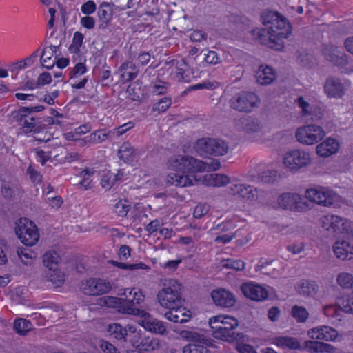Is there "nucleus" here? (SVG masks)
<instances>
[{
	"label": "nucleus",
	"mask_w": 353,
	"mask_h": 353,
	"mask_svg": "<svg viewBox=\"0 0 353 353\" xmlns=\"http://www.w3.org/2000/svg\"><path fill=\"white\" fill-rule=\"evenodd\" d=\"M261 19L266 28L252 29V35L261 44L276 50H281L284 48L283 39L292 33L290 23L279 12L270 10L263 11Z\"/></svg>",
	"instance_id": "f257e3e1"
},
{
	"label": "nucleus",
	"mask_w": 353,
	"mask_h": 353,
	"mask_svg": "<svg viewBox=\"0 0 353 353\" xmlns=\"http://www.w3.org/2000/svg\"><path fill=\"white\" fill-rule=\"evenodd\" d=\"M205 163L194 157L176 155L168 160V168L174 172L167 176V182L176 187H188L197 181L196 173L205 170Z\"/></svg>",
	"instance_id": "f03ea898"
},
{
	"label": "nucleus",
	"mask_w": 353,
	"mask_h": 353,
	"mask_svg": "<svg viewBox=\"0 0 353 353\" xmlns=\"http://www.w3.org/2000/svg\"><path fill=\"white\" fill-rule=\"evenodd\" d=\"M125 299L114 296H103L98 299V304L115 309L119 312L140 316L145 312L138 306L143 301L144 295L139 290L127 289Z\"/></svg>",
	"instance_id": "7ed1b4c3"
},
{
	"label": "nucleus",
	"mask_w": 353,
	"mask_h": 353,
	"mask_svg": "<svg viewBox=\"0 0 353 353\" xmlns=\"http://www.w3.org/2000/svg\"><path fill=\"white\" fill-rule=\"evenodd\" d=\"M209 325L212 330V335L216 339L231 343L242 338V334L236 331L239 321L232 316H213L210 319Z\"/></svg>",
	"instance_id": "20e7f679"
},
{
	"label": "nucleus",
	"mask_w": 353,
	"mask_h": 353,
	"mask_svg": "<svg viewBox=\"0 0 353 353\" xmlns=\"http://www.w3.org/2000/svg\"><path fill=\"white\" fill-rule=\"evenodd\" d=\"M45 109L42 105L34 106H21L12 112L13 121L19 127L25 134L37 133L40 131L41 119L36 116V113Z\"/></svg>",
	"instance_id": "39448f33"
},
{
	"label": "nucleus",
	"mask_w": 353,
	"mask_h": 353,
	"mask_svg": "<svg viewBox=\"0 0 353 353\" xmlns=\"http://www.w3.org/2000/svg\"><path fill=\"white\" fill-rule=\"evenodd\" d=\"M157 299L160 305L167 309L180 306L184 302L181 295V285L172 279L164 281L157 293Z\"/></svg>",
	"instance_id": "423d86ee"
},
{
	"label": "nucleus",
	"mask_w": 353,
	"mask_h": 353,
	"mask_svg": "<svg viewBox=\"0 0 353 353\" xmlns=\"http://www.w3.org/2000/svg\"><path fill=\"white\" fill-rule=\"evenodd\" d=\"M260 102V98L254 92L243 90L232 95L228 100V105L235 111L250 113L259 105Z\"/></svg>",
	"instance_id": "0eeeda50"
},
{
	"label": "nucleus",
	"mask_w": 353,
	"mask_h": 353,
	"mask_svg": "<svg viewBox=\"0 0 353 353\" xmlns=\"http://www.w3.org/2000/svg\"><path fill=\"white\" fill-rule=\"evenodd\" d=\"M194 148L196 152L201 157L223 156L228 151V144L218 139L202 137L199 139Z\"/></svg>",
	"instance_id": "6e6552de"
},
{
	"label": "nucleus",
	"mask_w": 353,
	"mask_h": 353,
	"mask_svg": "<svg viewBox=\"0 0 353 353\" xmlns=\"http://www.w3.org/2000/svg\"><path fill=\"white\" fill-rule=\"evenodd\" d=\"M305 194L310 201L323 206L333 205L339 197L332 190L321 186L307 189Z\"/></svg>",
	"instance_id": "1a4fd4ad"
},
{
	"label": "nucleus",
	"mask_w": 353,
	"mask_h": 353,
	"mask_svg": "<svg viewBox=\"0 0 353 353\" xmlns=\"http://www.w3.org/2000/svg\"><path fill=\"white\" fill-rule=\"evenodd\" d=\"M113 284L108 280L101 278H90L81 283V292L88 296H100L109 293Z\"/></svg>",
	"instance_id": "9d476101"
},
{
	"label": "nucleus",
	"mask_w": 353,
	"mask_h": 353,
	"mask_svg": "<svg viewBox=\"0 0 353 353\" xmlns=\"http://www.w3.org/2000/svg\"><path fill=\"white\" fill-rule=\"evenodd\" d=\"M311 161L310 154L301 150H292L283 157L285 166L291 171H296L307 166Z\"/></svg>",
	"instance_id": "9b49d317"
},
{
	"label": "nucleus",
	"mask_w": 353,
	"mask_h": 353,
	"mask_svg": "<svg viewBox=\"0 0 353 353\" xmlns=\"http://www.w3.org/2000/svg\"><path fill=\"white\" fill-rule=\"evenodd\" d=\"M325 135L321 126L316 125H307L299 128L296 132V138L299 142L313 145L323 139Z\"/></svg>",
	"instance_id": "f8f14e48"
},
{
	"label": "nucleus",
	"mask_w": 353,
	"mask_h": 353,
	"mask_svg": "<svg viewBox=\"0 0 353 353\" xmlns=\"http://www.w3.org/2000/svg\"><path fill=\"white\" fill-rule=\"evenodd\" d=\"M15 233L21 243L27 246L34 245L39 239L34 222H19L15 227Z\"/></svg>",
	"instance_id": "ddd939ff"
},
{
	"label": "nucleus",
	"mask_w": 353,
	"mask_h": 353,
	"mask_svg": "<svg viewBox=\"0 0 353 353\" xmlns=\"http://www.w3.org/2000/svg\"><path fill=\"white\" fill-rule=\"evenodd\" d=\"M278 203L283 209L293 212H303L309 208L305 199L296 193H283L278 198Z\"/></svg>",
	"instance_id": "4468645a"
},
{
	"label": "nucleus",
	"mask_w": 353,
	"mask_h": 353,
	"mask_svg": "<svg viewBox=\"0 0 353 353\" xmlns=\"http://www.w3.org/2000/svg\"><path fill=\"white\" fill-rule=\"evenodd\" d=\"M230 194L246 202H252L258 198V191L254 187L244 183H232Z\"/></svg>",
	"instance_id": "2eb2a0df"
},
{
	"label": "nucleus",
	"mask_w": 353,
	"mask_h": 353,
	"mask_svg": "<svg viewBox=\"0 0 353 353\" xmlns=\"http://www.w3.org/2000/svg\"><path fill=\"white\" fill-rule=\"evenodd\" d=\"M138 323L145 330L154 334H164L166 332V327L164 323L152 317L148 312H145Z\"/></svg>",
	"instance_id": "dca6fc26"
},
{
	"label": "nucleus",
	"mask_w": 353,
	"mask_h": 353,
	"mask_svg": "<svg viewBox=\"0 0 353 353\" xmlns=\"http://www.w3.org/2000/svg\"><path fill=\"white\" fill-rule=\"evenodd\" d=\"M241 290L245 296L253 301H262L268 296V292L265 288L253 283H243Z\"/></svg>",
	"instance_id": "f3484780"
},
{
	"label": "nucleus",
	"mask_w": 353,
	"mask_h": 353,
	"mask_svg": "<svg viewBox=\"0 0 353 353\" xmlns=\"http://www.w3.org/2000/svg\"><path fill=\"white\" fill-rule=\"evenodd\" d=\"M322 228L326 230L331 236L336 237L341 235L343 237L353 236L350 222H322Z\"/></svg>",
	"instance_id": "a211bd4d"
},
{
	"label": "nucleus",
	"mask_w": 353,
	"mask_h": 353,
	"mask_svg": "<svg viewBox=\"0 0 353 353\" xmlns=\"http://www.w3.org/2000/svg\"><path fill=\"white\" fill-rule=\"evenodd\" d=\"M323 88L329 98L341 99L345 93L344 84L341 79L334 77H330L326 79Z\"/></svg>",
	"instance_id": "6ab92c4d"
},
{
	"label": "nucleus",
	"mask_w": 353,
	"mask_h": 353,
	"mask_svg": "<svg viewBox=\"0 0 353 353\" xmlns=\"http://www.w3.org/2000/svg\"><path fill=\"white\" fill-rule=\"evenodd\" d=\"M211 297L214 304L221 307H232L236 303L234 295L225 289L213 290L211 292Z\"/></svg>",
	"instance_id": "aec40b11"
},
{
	"label": "nucleus",
	"mask_w": 353,
	"mask_h": 353,
	"mask_svg": "<svg viewBox=\"0 0 353 353\" xmlns=\"http://www.w3.org/2000/svg\"><path fill=\"white\" fill-rule=\"evenodd\" d=\"M108 332L109 334L118 341H131L132 335L136 332L133 326L123 327L119 323H113L108 325Z\"/></svg>",
	"instance_id": "412c9836"
},
{
	"label": "nucleus",
	"mask_w": 353,
	"mask_h": 353,
	"mask_svg": "<svg viewBox=\"0 0 353 353\" xmlns=\"http://www.w3.org/2000/svg\"><path fill=\"white\" fill-rule=\"evenodd\" d=\"M180 336L190 342V343L203 344L205 346H213V340L200 331L182 330L179 333Z\"/></svg>",
	"instance_id": "4be33fe9"
},
{
	"label": "nucleus",
	"mask_w": 353,
	"mask_h": 353,
	"mask_svg": "<svg viewBox=\"0 0 353 353\" xmlns=\"http://www.w3.org/2000/svg\"><path fill=\"white\" fill-rule=\"evenodd\" d=\"M59 50V46L50 45L40 51V61L43 68L51 69L54 67Z\"/></svg>",
	"instance_id": "5701e85b"
},
{
	"label": "nucleus",
	"mask_w": 353,
	"mask_h": 353,
	"mask_svg": "<svg viewBox=\"0 0 353 353\" xmlns=\"http://www.w3.org/2000/svg\"><path fill=\"white\" fill-rule=\"evenodd\" d=\"M339 149V142L334 138H327L316 146V153L323 157H327L336 153Z\"/></svg>",
	"instance_id": "b1692460"
},
{
	"label": "nucleus",
	"mask_w": 353,
	"mask_h": 353,
	"mask_svg": "<svg viewBox=\"0 0 353 353\" xmlns=\"http://www.w3.org/2000/svg\"><path fill=\"white\" fill-rule=\"evenodd\" d=\"M183 304L180 306H174L173 308H168L169 311L165 313V317L170 321L179 323L188 322L190 319V315L185 312Z\"/></svg>",
	"instance_id": "393cba45"
},
{
	"label": "nucleus",
	"mask_w": 353,
	"mask_h": 353,
	"mask_svg": "<svg viewBox=\"0 0 353 353\" xmlns=\"http://www.w3.org/2000/svg\"><path fill=\"white\" fill-rule=\"evenodd\" d=\"M335 256L341 260H350L353 258V246L345 241H337L333 245Z\"/></svg>",
	"instance_id": "a878e982"
},
{
	"label": "nucleus",
	"mask_w": 353,
	"mask_h": 353,
	"mask_svg": "<svg viewBox=\"0 0 353 353\" xmlns=\"http://www.w3.org/2000/svg\"><path fill=\"white\" fill-rule=\"evenodd\" d=\"M256 78L259 84L269 85L276 79V73L272 67L261 65L256 72Z\"/></svg>",
	"instance_id": "bb28decb"
},
{
	"label": "nucleus",
	"mask_w": 353,
	"mask_h": 353,
	"mask_svg": "<svg viewBox=\"0 0 353 353\" xmlns=\"http://www.w3.org/2000/svg\"><path fill=\"white\" fill-rule=\"evenodd\" d=\"M112 8L110 3L103 2L99 5L97 16L99 20V28H106L112 18Z\"/></svg>",
	"instance_id": "cd10ccee"
},
{
	"label": "nucleus",
	"mask_w": 353,
	"mask_h": 353,
	"mask_svg": "<svg viewBox=\"0 0 353 353\" xmlns=\"http://www.w3.org/2000/svg\"><path fill=\"white\" fill-rule=\"evenodd\" d=\"M121 79L123 82H129L137 78L139 69L132 61H125L119 67Z\"/></svg>",
	"instance_id": "c85d7f7f"
},
{
	"label": "nucleus",
	"mask_w": 353,
	"mask_h": 353,
	"mask_svg": "<svg viewBox=\"0 0 353 353\" xmlns=\"http://www.w3.org/2000/svg\"><path fill=\"white\" fill-rule=\"evenodd\" d=\"M203 181L207 186L223 187L230 183V178L223 174L212 173L205 174Z\"/></svg>",
	"instance_id": "c756f323"
},
{
	"label": "nucleus",
	"mask_w": 353,
	"mask_h": 353,
	"mask_svg": "<svg viewBox=\"0 0 353 353\" xmlns=\"http://www.w3.org/2000/svg\"><path fill=\"white\" fill-rule=\"evenodd\" d=\"M273 343L282 348L291 350H301V346L299 340L291 336H275L273 338Z\"/></svg>",
	"instance_id": "7c9ffc66"
},
{
	"label": "nucleus",
	"mask_w": 353,
	"mask_h": 353,
	"mask_svg": "<svg viewBox=\"0 0 353 353\" xmlns=\"http://www.w3.org/2000/svg\"><path fill=\"white\" fill-rule=\"evenodd\" d=\"M305 348L310 353H331L334 350V347L330 344L314 341H306Z\"/></svg>",
	"instance_id": "2f4dec72"
},
{
	"label": "nucleus",
	"mask_w": 353,
	"mask_h": 353,
	"mask_svg": "<svg viewBox=\"0 0 353 353\" xmlns=\"http://www.w3.org/2000/svg\"><path fill=\"white\" fill-rule=\"evenodd\" d=\"M176 77L179 81L189 82L191 80L190 66L184 59L176 62Z\"/></svg>",
	"instance_id": "473e14b6"
},
{
	"label": "nucleus",
	"mask_w": 353,
	"mask_h": 353,
	"mask_svg": "<svg viewBox=\"0 0 353 353\" xmlns=\"http://www.w3.org/2000/svg\"><path fill=\"white\" fill-rule=\"evenodd\" d=\"M297 292L303 296H312L318 291V286L314 281L301 280L297 283Z\"/></svg>",
	"instance_id": "72a5a7b5"
},
{
	"label": "nucleus",
	"mask_w": 353,
	"mask_h": 353,
	"mask_svg": "<svg viewBox=\"0 0 353 353\" xmlns=\"http://www.w3.org/2000/svg\"><path fill=\"white\" fill-rule=\"evenodd\" d=\"M46 277L55 287L61 286L65 281V274L57 268L48 270Z\"/></svg>",
	"instance_id": "f704fd0d"
},
{
	"label": "nucleus",
	"mask_w": 353,
	"mask_h": 353,
	"mask_svg": "<svg viewBox=\"0 0 353 353\" xmlns=\"http://www.w3.org/2000/svg\"><path fill=\"white\" fill-rule=\"evenodd\" d=\"M40 55V49L36 50L30 56L26 58L17 61L13 64V68L14 70H23L28 67L31 66L36 61L37 58Z\"/></svg>",
	"instance_id": "c9c22d12"
},
{
	"label": "nucleus",
	"mask_w": 353,
	"mask_h": 353,
	"mask_svg": "<svg viewBox=\"0 0 353 353\" xmlns=\"http://www.w3.org/2000/svg\"><path fill=\"white\" fill-rule=\"evenodd\" d=\"M139 346L141 350L155 351L161 347V342L157 338L147 336L141 339Z\"/></svg>",
	"instance_id": "e433bc0d"
},
{
	"label": "nucleus",
	"mask_w": 353,
	"mask_h": 353,
	"mask_svg": "<svg viewBox=\"0 0 353 353\" xmlns=\"http://www.w3.org/2000/svg\"><path fill=\"white\" fill-rule=\"evenodd\" d=\"M35 152L37 161L40 163L42 165H45L52 155L54 157L58 155V153H55L53 150H50L48 145H46L44 149L37 148Z\"/></svg>",
	"instance_id": "4c0bfd02"
},
{
	"label": "nucleus",
	"mask_w": 353,
	"mask_h": 353,
	"mask_svg": "<svg viewBox=\"0 0 353 353\" xmlns=\"http://www.w3.org/2000/svg\"><path fill=\"white\" fill-rule=\"evenodd\" d=\"M291 315L299 323H305L309 318V312L306 308L296 305L292 307Z\"/></svg>",
	"instance_id": "58836bf2"
},
{
	"label": "nucleus",
	"mask_w": 353,
	"mask_h": 353,
	"mask_svg": "<svg viewBox=\"0 0 353 353\" xmlns=\"http://www.w3.org/2000/svg\"><path fill=\"white\" fill-rule=\"evenodd\" d=\"M83 39L84 36L81 32L79 31L74 32L72 43L68 48L70 54H72L74 56L79 54Z\"/></svg>",
	"instance_id": "ea45409f"
},
{
	"label": "nucleus",
	"mask_w": 353,
	"mask_h": 353,
	"mask_svg": "<svg viewBox=\"0 0 353 353\" xmlns=\"http://www.w3.org/2000/svg\"><path fill=\"white\" fill-rule=\"evenodd\" d=\"M130 209L131 204L128 199H119L114 205V212L121 217L125 216Z\"/></svg>",
	"instance_id": "a19ab883"
},
{
	"label": "nucleus",
	"mask_w": 353,
	"mask_h": 353,
	"mask_svg": "<svg viewBox=\"0 0 353 353\" xmlns=\"http://www.w3.org/2000/svg\"><path fill=\"white\" fill-rule=\"evenodd\" d=\"M134 150L128 142H124L119 150V158L125 162L132 161Z\"/></svg>",
	"instance_id": "79ce46f5"
},
{
	"label": "nucleus",
	"mask_w": 353,
	"mask_h": 353,
	"mask_svg": "<svg viewBox=\"0 0 353 353\" xmlns=\"http://www.w3.org/2000/svg\"><path fill=\"white\" fill-rule=\"evenodd\" d=\"M59 259V256L55 252L49 251L43 256V265L48 268V270L56 268Z\"/></svg>",
	"instance_id": "37998d69"
},
{
	"label": "nucleus",
	"mask_w": 353,
	"mask_h": 353,
	"mask_svg": "<svg viewBox=\"0 0 353 353\" xmlns=\"http://www.w3.org/2000/svg\"><path fill=\"white\" fill-rule=\"evenodd\" d=\"M32 323L29 321L23 319L16 320L14 323V328L15 331L21 335H26L32 330Z\"/></svg>",
	"instance_id": "c03bdc74"
},
{
	"label": "nucleus",
	"mask_w": 353,
	"mask_h": 353,
	"mask_svg": "<svg viewBox=\"0 0 353 353\" xmlns=\"http://www.w3.org/2000/svg\"><path fill=\"white\" fill-rule=\"evenodd\" d=\"M336 281L341 288L350 289L353 286V276L348 272H341L337 276Z\"/></svg>",
	"instance_id": "a18cd8bd"
},
{
	"label": "nucleus",
	"mask_w": 353,
	"mask_h": 353,
	"mask_svg": "<svg viewBox=\"0 0 353 353\" xmlns=\"http://www.w3.org/2000/svg\"><path fill=\"white\" fill-rule=\"evenodd\" d=\"M208 346L203 344L188 343L183 347V353H210Z\"/></svg>",
	"instance_id": "49530a36"
},
{
	"label": "nucleus",
	"mask_w": 353,
	"mask_h": 353,
	"mask_svg": "<svg viewBox=\"0 0 353 353\" xmlns=\"http://www.w3.org/2000/svg\"><path fill=\"white\" fill-rule=\"evenodd\" d=\"M17 253L21 261L26 265L30 263V260L36 257L35 253L28 248H18Z\"/></svg>",
	"instance_id": "de8ad7c7"
},
{
	"label": "nucleus",
	"mask_w": 353,
	"mask_h": 353,
	"mask_svg": "<svg viewBox=\"0 0 353 353\" xmlns=\"http://www.w3.org/2000/svg\"><path fill=\"white\" fill-rule=\"evenodd\" d=\"M85 61L77 63L74 67L69 72L70 79L74 81L75 79L82 76L87 72V67L85 65Z\"/></svg>",
	"instance_id": "09e8293b"
},
{
	"label": "nucleus",
	"mask_w": 353,
	"mask_h": 353,
	"mask_svg": "<svg viewBox=\"0 0 353 353\" xmlns=\"http://www.w3.org/2000/svg\"><path fill=\"white\" fill-rule=\"evenodd\" d=\"M171 104L172 99L170 97H163L153 105L152 111L159 113L165 112Z\"/></svg>",
	"instance_id": "8fccbe9b"
},
{
	"label": "nucleus",
	"mask_w": 353,
	"mask_h": 353,
	"mask_svg": "<svg viewBox=\"0 0 353 353\" xmlns=\"http://www.w3.org/2000/svg\"><path fill=\"white\" fill-rule=\"evenodd\" d=\"M110 132L106 129H99L90 134L93 144L102 143L109 137Z\"/></svg>",
	"instance_id": "3c124183"
},
{
	"label": "nucleus",
	"mask_w": 353,
	"mask_h": 353,
	"mask_svg": "<svg viewBox=\"0 0 353 353\" xmlns=\"http://www.w3.org/2000/svg\"><path fill=\"white\" fill-rule=\"evenodd\" d=\"M223 267L233 269L236 271L243 270L245 268V263L239 259H228L222 261Z\"/></svg>",
	"instance_id": "603ef678"
},
{
	"label": "nucleus",
	"mask_w": 353,
	"mask_h": 353,
	"mask_svg": "<svg viewBox=\"0 0 353 353\" xmlns=\"http://www.w3.org/2000/svg\"><path fill=\"white\" fill-rule=\"evenodd\" d=\"M337 304L343 312L353 313V297L347 296L339 299Z\"/></svg>",
	"instance_id": "864d4df0"
},
{
	"label": "nucleus",
	"mask_w": 353,
	"mask_h": 353,
	"mask_svg": "<svg viewBox=\"0 0 353 353\" xmlns=\"http://www.w3.org/2000/svg\"><path fill=\"white\" fill-rule=\"evenodd\" d=\"M116 183L113 172L110 171L104 173L101 179V186L107 190H110Z\"/></svg>",
	"instance_id": "5fc2aeb1"
},
{
	"label": "nucleus",
	"mask_w": 353,
	"mask_h": 353,
	"mask_svg": "<svg viewBox=\"0 0 353 353\" xmlns=\"http://www.w3.org/2000/svg\"><path fill=\"white\" fill-rule=\"evenodd\" d=\"M276 172L275 170H268L259 174V179L265 183H272L276 180Z\"/></svg>",
	"instance_id": "6e6d98bb"
},
{
	"label": "nucleus",
	"mask_w": 353,
	"mask_h": 353,
	"mask_svg": "<svg viewBox=\"0 0 353 353\" xmlns=\"http://www.w3.org/2000/svg\"><path fill=\"white\" fill-rule=\"evenodd\" d=\"M27 173L29 174L30 179L33 183L37 185L41 183L42 175L32 165L28 167Z\"/></svg>",
	"instance_id": "4d7b16f0"
},
{
	"label": "nucleus",
	"mask_w": 353,
	"mask_h": 353,
	"mask_svg": "<svg viewBox=\"0 0 353 353\" xmlns=\"http://www.w3.org/2000/svg\"><path fill=\"white\" fill-rule=\"evenodd\" d=\"M321 330L323 332V340L327 341H334L338 335L337 331L329 326H322Z\"/></svg>",
	"instance_id": "13d9d810"
},
{
	"label": "nucleus",
	"mask_w": 353,
	"mask_h": 353,
	"mask_svg": "<svg viewBox=\"0 0 353 353\" xmlns=\"http://www.w3.org/2000/svg\"><path fill=\"white\" fill-rule=\"evenodd\" d=\"M296 102L298 106L301 109V114L303 117H307L311 114L309 110L310 105L304 99L303 97L299 96L296 99Z\"/></svg>",
	"instance_id": "bf43d9fd"
},
{
	"label": "nucleus",
	"mask_w": 353,
	"mask_h": 353,
	"mask_svg": "<svg viewBox=\"0 0 353 353\" xmlns=\"http://www.w3.org/2000/svg\"><path fill=\"white\" fill-rule=\"evenodd\" d=\"M97 9L96 3L92 0H89L82 4L81 11L83 14L90 15L93 14Z\"/></svg>",
	"instance_id": "052dcab7"
},
{
	"label": "nucleus",
	"mask_w": 353,
	"mask_h": 353,
	"mask_svg": "<svg viewBox=\"0 0 353 353\" xmlns=\"http://www.w3.org/2000/svg\"><path fill=\"white\" fill-rule=\"evenodd\" d=\"M135 124L133 121H128L125 123L122 124L121 125H119L117 128H115L114 129V133L117 136L120 137L129 131L130 130L132 129L134 127Z\"/></svg>",
	"instance_id": "680f3d73"
},
{
	"label": "nucleus",
	"mask_w": 353,
	"mask_h": 353,
	"mask_svg": "<svg viewBox=\"0 0 353 353\" xmlns=\"http://www.w3.org/2000/svg\"><path fill=\"white\" fill-rule=\"evenodd\" d=\"M208 210H209V206L208 205L199 203V204L196 205L194 209L193 216L195 219H201L205 214H207Z\"/></svg>",
	"instance_id": "e2e57ef3"
},
{
	"label": "nucleus",
	"mask_w": 353,
	"mask_h": 353,
	"mask_svg": "<svg viewBox=\"0 0 353 353\" xmlns=\"http://www.w3.org/2000/svg\"><path fill=\"white\" fill-rule=\"evenodd\" d=\"M203 61L208 64H216L219 62L220 57L216 52L208 50L207 53L204 54Z\"/></svg>",
	"instance_id": "0e129e2a"
},
{
	"label": "nucleus",
	"mask_w": 353,
	"mask_h": 353,
	"mask_svg": "<svg viewBox=\"0 0 353 353\" xmlns=\"http://www.w3.org/2000/svg\"><path fill=\"white\" fill-rule=\"evenodd\" d=\"M99 346L103 353H120L112 344L106 341H100Z\"/></svg>",
	"instance_id": "69168bd1"
},
{
	"label": "nucleus",
	"mask_w": 353,
	"mask_h": 353,
	"mask_svg": "<svg viewBox=\"0 0 353 353\" xmlns=\"http://www.w3.org/2000/svg\"><path fill=\"white\" fill-rule=\"evenodd\" d=\"M322 326L310 329L307 331V335L314 340H323V332L321 330Z\"/></svg>",
	"instance_id": "338daca9"
},
{
	"label": "nucleus",
	"mask_w": 353,
	"mask_h": 353,
	"mask_svg": "<svg viewBox=\"0 0 353 353\" xmlns=\"http://www.w3.org/2000/svg\"><path fill=\"white\" fill-rule=\"evenodd\" d=\"M80 23L83 28L88 30L94 28L95 26L94 18L88 15L82 17L80 20Z\"/></svg>",
	"instance_id": "774afa93"
}]
</instances>
